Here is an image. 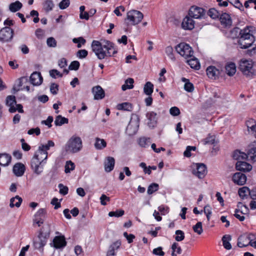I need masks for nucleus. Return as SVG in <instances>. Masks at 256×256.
<instances>
[{"label": "nucleus", "instance_id": "nucleus-1", "mask_svg": "<svg viewBox=\"0 0 256 256\" xmlns=\"http://www.w3.org/2000/svg\"><path fill=\"white\" fill-rule=\"evenodd\" d=\"M51 145H40L31 161V167L34 173L40 174L43 171L44 161L47 159L48 152Z\"/></svg>", "mask_w": 256, "mask_h": 256}, {"label": "nucleus", "instance_id": "nucleus-2", "mask_svg": "<svg viewBox=\"0 0 256 256\" xmlns=\"http://www.w3.org/2000/svg\"><path fill=\"white\" fill-rule=\"evenodd\" d=\"M254 28L247 26L240 32V37L238 44L241 48H249L254 41V37L252 34Z\"/></svg>", "mask_w": 256, "mask_h": 256}, {"label": "nucleus", "instance_id": "nucleus-3", "mask_svg": "<svg viewBox=\"0 0 256 256\" xmlns=\"http://www.w3.org/2000/svg\"><path fill=\"white\" fill-rule=\"evenodd\" d=\"M50 231L49 226H43L40 231L38 236V241L34 242V246L36 248L42 249L43 250V247L46 244L47 240L49 238Z\"/></svg>", "mask_w": 256, "mask_h": 256}, {"label": "nucleus", "instance_id": "nucleus-4", "mask_svg": "<svg viewBox=\"0 0 256 256\" xmlns=\"http://www.w3.org/2000/svg\"><path fill=\"white\" fill-rule=\"evenodd\" d=\"M143 14L140 11L132 10L127 12L126 23L127 26L136 25L140 23L143 18Z\"/></svg>", "mask_w": 256, "mask_h": 256}, {"label": "nucleus", "instance_id": "nucleus-5", "mask_svg": "<svg viewBox=\"0 0 256 256\" xmlns=\"http://www.w3.org/2000/svg\"><path fill=\"white\" fill-rule=\"evenodd\" d=\"M106 40H102V42L94 40L92 42V50L100 60H102L106 58V50L104 48V45L106 44Z\"/></svg>", "mask_w": 256, "mask_h": 256}, {"label": "nucleus", "instance_id": "nucleus-6", "mask_svg": "<svg viewBox=\"0 0 256 256\" xmlns=\"http://www.w3.org/2000/svg\"><path fill=\"white\" fill-rule=\"evenodd\" d=\"M253 62L250 60L242 59L240 62V70L244 74L247 76H252L254 74Z\"/></svg>", "mask_w": 256, "mask_h": 256}, {"label": "nucleus", "instance_id": "nucleus-7", "mask_svg": "<svg viewBox=\"0 0 256 256\" xmlns=\"http://www.w3.org/2000/svg\"><path fill=\"white\" fill-rule=\"evenodd\" d=\"M176 50L178 53L186 59L193 56L194 51L192 48L186 43L179 44L176 46Z\"/></svg>", "mask_w": 256, "mask_h": 256}, {"label": "nucleus", "instance_id": "nucleus-8", "mask_svg": "<svg viewBox=\"0 0 256 256\" xmlns=\"http://www.w3.org/2000/svg\"><path fill=\"white\" fill-rule=\"evenodd\" d=\"M192 174L199 178H203L207 173L206 166L202 163H196L192 164Z\"/></svg>", "mask_w": 256, "mask_h": 256}, {"label": "nucleus", "instance_id": "nucleus-9", "mask_svg": "<svg viewBox=\"0 0 256 256\" xmlns=\"http://www.w3.org/2000/svg\"><path fill=\"white\" fill-rule=\"evenodd\" d=\"M139 127V119L136 116L131 118L130 122L126 128V133L129 136L134 134Z\"/></svg>", "mask_w": 256, "mask_h": 256}, {"label": "nucleus", "instance_id": "nucleus-10", "mask_svg": "<svg viewBox=\"0 0 256 256\" xmlns=\"http://www.w3.org/2000/svg\"><path fill=\"white\" fill-rule=\"evenodd\" d=\"M254 236L252 234H244L240 236L238 238V246L240 248L246 247L252 244V240Z\"/></svg>", "mask_w": 256, "mask_h": 256}, {"label": "nucleus", "instance_id": "nucleus-11", "mask_svg": "<svg viewBox=\"0 0 256 256\" xmlns=\"http://www.w3.org/2000/svg\"><path fill=\"white\" fill-rule=\"evenodd\" d=\"M13 37V30L8 26H6L0 30V41L4 42L10 40Z\"/></svg>", "mask_w": 256, "mask_h": 256}, {"label": "nucleus", "instance_id": "nucleus-12", "mask_svg": "<svg viewBox=\"0 0 256 256\" xmlns=\"http://www.w3.org/2000/svg\"><path fill=\"white\" fill-rule=\"evenodd\" d=\"M205 10L204 8L197 7L192 6L189 10L188 15L194 18H200L205 14Z\"/></svg>", "mask_w": 256, "mask_h": 256}, {"label": "nucleus", "instance_id": "nucleus-13", "mask_svg": "<svg viewBox=\"0 0 256 256\" xmlns=\"http://www.w3.org/2000/svg\"><path fill=\"white\" fill-rule=\"evenodd\" d=\"M46 214V210L44 208L39 209L34 215V223L40 226L44 223V220Z\"/></svg>", "mask_w": 256, "mask_h": 256}, {"label": "nucleus", "instance_id": "nucleus-14", "mask_svg": "<svg viewBox=\"0 0 256 256\" xmlns=\"http://www.w3.org/2000/svg\"><path fill=\"white\" fill-rule=\"evenodd\" d=\"M106 44L104 45V48L106 50V58L114 56L117 53V48L114 46L113 43L106 40Z\"/></svg>", "mask_w": 256, "mask_h": 256}, {"label": "nucleus", "instance_id": "nucleus-15", "mask_svg": "<svg viewBox=\"0 0 256 256\" xmlns=\"http://www.w3.org/2000/svg\"><path fill=\"white\" fill-rule=\"evenodd\" d=\"M156 114L154 112H148L146 114V117L148 120L147 124L150 128H154L158 123V118Z\"/></svg>", "mask_w": 256, "mask_h": 256}, {"label": "nucleus", "instance_id": "nucleus-16", "mask_svg": "<svg viewBox=\"0 0 256 256\" xmlns=\"http://www.w3.org/2000/svg\"><path fill=\"white\" fill-rule=\"evenodd\" d=\"M232 180L234 184L242 186L245 184L246 181V176L240 172L234 174L232 176Z\"/></svg>", "mask_w": 256, "mask_h": 256}, {"label": "nucleus", "instance_id": "nucleus-17", "mask_svg": "<svg viewBox=\"0 0 256 256\" xmlns=\"http://www.w3.org/2000/svg\"><path fill=\"white\" fill-rule=\"evenodd\" d=\"M52 244L56 248H63L66 246V242L64 236H56L53 240Z\"/></svg>", "mask_w": 256, "mask_h": 256}, {"label": "nucleus", "instance_id": "nucleus-18", "mask_svg": "<svg viewBox=\"0 0 256 256\" xmlns=\"http://www.w3.org/2000/svg\"><path fill=\"white\" fill-rule=\"evenodd\" d=\"M30 82L34 86H39L42 84V77L39 72H34L30 76Z\"/></svg>", "mask_w": 256, "mask_h": 256}, {"label": "nucleus", "instance_id": "nucleus-19", "mask_svg": "<svg viewBox=\"0 0 256 256\" xmlns=\"http://www.w3.org/2000/svg\"><path fill=\"white\" fill-rule=\"evenodd\" d=\"M190 16H186L182 22V26L184 30H191L194 28V22Z\"/></svg>", "mask_w": 256, "mask_h": 256}, {"label": "nucleus", "instance_id": "nucleus-20", "mask_svg": "<svg viewBox=\"0 0 256 256\" xmlns=\"http://www.w3.org/2000/svg\"><path fill=\"white\" fill-rule=\"evenodd\" d=\"M92 92L94 95V100L102 99L105 96L104 90L100 86H94L92 88Z\"/></svg>", "mask_w": 256, "mask_h": 256}, {"label": "nucleus", "instance_id": "nucleus-21", "mask_svg": "<svg viewBox=\"0 0 256 256\" xmlns=\"http://www.w3.org/2000/svg\"><path fill=\"white\" fill-rule=\"evenodd\" d=\"M121 246V242L120 240H116L112 244L107 252L106 256H116V250H117Z\"/></svg>", "mask_w": 256, "mask_h": 256}, {"label": "nucleus", "instance_id": "nucleus-22", "mask_svg": "<svg viewBox=\"0 0 256 256\" xmlns=\"http://www.w3.org/2000/svg\"><path fill=\"white\" fill-rule=\"evenodd\" d=\"M26 170L25 166L24 164L18 162L13 167V172L17 176H21L24 173Z\"/></svg>", "mask_w": 256, "mask_h": 256}, {"label": "nucleus", "instance_id": "nucleus-23", "mask_svg": "<svg viewBox=\"0 0 256 256\" xmlns=\"http://www.w3.org/2000/svg\"><path fill=\"white\" fill-rule=\"evenodd\" d=\"M114 164L115 160L114 158L110 156L107 157L104 162L105 171L107 172H111L114 169Z\"/></svg>", "mask_w": 256, "mask_h": 256}, {"label": "nucleus", "instance_id": "nucleus-24", "mask_svg": "<svg viewBox=\"0 0 256 256\" xmlns=\"http://www.w3.org/2000/svg\"><path fill=\"white\" fill-rule=\"evenodd\" d=\"M236 168L237 170L244 172H249L252 169V166L250 164L242 161H238Z\"/></svg>", "mask_w": 256, "mask_h": 256}, {"label": "nucleus", "instance_id": "nucleus-25", "mask_svg": "<svg viewBox=\"0 0 256 256\" xmlns=\"http://www.w3.org/2000/svg\"><path fill=\"white\" fill-rule=\"evenodd\" d=\"M208 77L212 79H216L220 74V71L214 66H210L206 69Z\"/></svg>", "mask_w": 256, "mask_h": 256}, {"label": "nucleus", "instance_id": "nucleus-26", "mask_svg": "<svg viewBox=\"0 0 256 256\" xmlns=\"http://www.w3.org/2000/svg\"><path fill=\"white\" fill-rule=\"evenodd\" d=\"M16 104V97L14 96H9L6 98V104L10 106L9 112L13 113L16 112L14 104Z\"/></svg>", "mask_w": 256, "mask_h": 256}, {"label": "nucleus", "instance_id": "nucleus-27", "mask_svg": "<svg viewBox=\"0 0 256 256\" xmlns=\"http://www.w3.org/2000/svg\"><path fill=\"white\" fill-rule=\"evenodd\" d=\"M12 160L10 155L6 154H0V166H6L9 165Z\"/></svg>", "mask_w": 256, "mask_h": 256}, {"label": "nucleus", "instance_id": "nucleus-28", "mask_svg": "<svg viewBox=\"0 0 256 256\" xmlns=\"http://www.w3.org/2000/svg\"><path fill=\"white\" fill-rule=\"evenodd\" d=\"M220 20L221 24L225 26H230L232 24L230 16L226 13H224L220 15Z\"/></svg>", "mask_w": 256, "mask_h": 256}, {"label": "nucleus", "instance_id": "nucleus-29", "mask_svg": "<svg viewBox=\"0 0 256 256\" xmlns=\"http://www.w3.org/2000/svg\"><path fill=\"white\" fill-rule=\"evenodd\" d=\"M28 80V79L26 77L22 76L20 78L18 79L14 86H13V90L16 92L19 91L20 90H22L20 88L22 86V84L26 82Z\"/></svg>", "mask_w": 256, "mask_h": 256}, {"label": "nucleus", "instance_id": "nucleus-30", "mask_svg": "<svg viewBox=\"0 0 256 256\" xmlns=\"http://www.w3.org/2000/svg\"><path fill=\"white\" fill-rule=\"evenodd\" d=\"M82 145H66L65 150L68 154H74L80 150Z\"/></svg>", "mask_w": 256, "mask_h": 256}, {"label": "nucleus", "instance_id": "nucleus-31", "mask_svg": "<svg viewBox=\"0 0 256 256\" xmlns=\"http://www.w3.org/2000/svg\"><path fill=\"white\" fill-rule=\"evenodd\" d=\"M225 69L226 72L230 76H234L236 72V66L233 62L227 64L225 66Z\"/></svg>", "mask_w": 256, "mask_h": 256}, {"label": "nucleus", "instance_id": "nucleus-32", "mask_svg": "<svg viewBox=\"0 0 256 256\" xmlns=\"http://www.w3.org/2000/svg\"><path fill=\"white\" fill-rule=\"evenodd\" d=\"M232 158L238 161H242V160H246L247 158V155L246 154L237 150L234 152Z\"/></svg>", "mask_w": 256, "mask_h": 256}, {"label": "nucleus", "instance_id": "nucleus-33", "mask_svg": "<svg viewBox=\"0 0 256 256\" xmlns=\"http://www.w3.org/2000/svg\"><path fill=\"white\" fill-rule=\"evenodd\" d=\"M54 6L52 0H45L42 3L43 9L46 12L52 11Z\"/></svg>", "mask_w": 256, "mask_h": 256}, {"label": "nucleus", "instance_id": "nucleus-34", "mask_svg": "<svg viewBox=\"0 0 256 256\" xmlns=\"http://www.w3.org/2000/svg\"><path fill=\"white\" fill-rule=\"evenodd\" d=\"M232 240V236L230 235H224L222 238V241L224 247L228 250L232 248L231 244L230 241Z\"/></svg>", "mask_w": 256, "mask_h": 256}, {"label": "nucleus", "instance_id": "nucleus-35", "mask_svg": "<svg viewBox=\"0 0 256 256\" xmlns=\"http://www.w3.org/2000/svg\"><path fill=\"white\" fill-rule=\"evenodd\" d=\"M190 58V59L187 60V63L192 68L198 70L200 68V64L198 59L192 57Z\"/></svg>", "mask_w": 256, "mask_h": 256}, {"label": "nucleus", "instance_id": "nucleus-36", "mask_svg": "<svg viewBox=\"0 0 256 256\" xmlns=\"http://www.w3.org/2000/svg\"><path fill=\"white\" fill-rule=\"evenodd\" d=\"M22 198L19 196H16L14 198H12L10 200V206L11 208H13L16 206L17 208L20 207L22 202Z\"/></svg>", "mask_w": 256, "mask_h": 256}, {"label": "nucleus", "instance_id": "nucleus-37", "mask_svg": "<svg viewBox=\"0 0 256 256\" xmlns=\"http://www.w3.org/2000/svg\"><path fill=\"white\" fill-rule=\"evenodd\" d=\"M22 4L19 1L11 3L9 6V9L12 12H16L19 10L22 7Z\"/></svg>", "mask_w": 256, "mask_h": 256}, {"label": "nucleus", "instance_id": "nucleus-38", "mask_svg": "<svg viewBox=\"0 0 256 256\" xmlns=\"http://www.w3.org/2000/svg\"><path fill=\"white\" fill-rule=\"evenodd\" d=\"M153 84L150 82H146V84H144V94L148 96H151L153 92Z\"/></svg>", "mask_w": 256, "mask_h": 256}, {"label": "nucleus", "instance_id": "nucleus-39", "mask_svg": "<svg viewBox=\"0 0 256 256\" xmlns=\"http://www.w3.org/2000/svg\"><path fill=\"white\" fill-rule=\"evenodd\" d=\"M204 142L205 144H216L220 142V141L216 136L210 134L204 139Z\"/></svg>", "mask_w": 256, "mask_h": 256}, {"label": "nucleus", "instance_id": "nucleus-40", "mask_svg": "<svg viewBox=\"0 0 256 256\" xmlns=\"http://www.w3.org/2000/svg\"><path fill=\"white\" fill-rule=\"evenodd\" d=\"M246 124L248 131L250 130L251 132H254L256 129V122L252 118L249 119L246 122Z\"/></svg>", "mask_w": 256, "mask_h": 256}, {"label": "nucleus", "instance_id": "nucleus-41", "mask_svg": "<svg viewBox=\"0 0 256 256\" xmlns=\"http://www.w3.org/2000/svg\"><path fill=\"white\" fill-rule=\"evenodd\" d=\"M134 82V80L132 78H128L126 80L124 84H123L122 86V89L123 90H126L127 89H131L133 88V84Z\"/></svg>", "mask_w": 256, "mask_h": 256}, {"label": "nucleus", "instance_id": "nucleus-42", "mask_svg": "<svg viewBox=\"0 0 256 256\" xmlns=\"http://www.w3.org/2000/svg\"><path fill=\"white\" fill-rule=\"evenodd\" d=\"M172 256H177L178 254H180L182 250L181 248L178 246V244L176 242H174L172 246Z\"/></svg>", "mask_w": 256, "mask_h": 256}, {"label": "nucleus", "instance_id": "nucleus-43", "mask_svg": "<svg viewBox=\"0 0 256 256\" xmlns=\"http://www.w3.org/2000/svg\"><path fill=\"white\" fill-rule=\"evenodd\" d=\"M250 192V189L246 186H244L238 190V194L242 199L244 198L249 194Z\"/></svg>", "mask_w": 256, "mask_h": 256}, {"label": "nucleus", "instance_id": "nucleus-44", "mask_svg": "<svg viewBox=\"0 0 256 256\" xmlns=\"http://www.w3.org/2000/svg\"><path fill=\"white\" fill-rule=\"evenodd\" d=\"M68 123V119L65 118L64 117H62L61 116L59 115L57 116L54 120V124L56 126H62L64 124Z\"/></svg>", "mask_w": 256, "mask_h": 256}, {"label": "nucleus", "instance_id": "nucleus-45", "mask_svg": "<svg viewBox=\"0 0 256 256\" xmlns=\"http://www.w3.org/2000/svg\"><path fill=\"white\" fill-rule=\"evenodd\" d=\"M247 158H249L254 162L256 161V148H252L246 154Z\"/></svg>", "mask_w": 256, "mask_h": 256}, {"label": "nucleus", "instance_id": "nucleus-46", "mask_svg": "<svg viewBox=\"0 0 256 256\" xmlns=\"http://www.w3.org/2000/svg\"><path fill=\"white\" fill-rule=\"evenodd\" d=\"M208 14L213 19L218 18L220 15V12L214 8L210 9Z\"/></svg>", "mask_w": 256, "mask_h": 256}, {"label": "nucleus", "instance_id": "nucleus-47", "mask_svg": "<svg viewBox=\"0 0 256 256\" xmlns=\"http://www.w3.org/2000/svg\"><path fill=\"white\" fill-rule=\"evenodd\" d=\"M132 108V105L128 102H124L117 106V108L119 110H130Z\"/></svg>", "mask_w": 256, "mask_h": 256}, {"label": "nucleus", "instance_id": "nucleus-48", "mask_svg": "<svg viewBox=\"0 0 256 256\" xmlns=\"http://www.w3.org/2000/svg\"><path fill=\"white\" fill-rule=\"evenodd\" d=\"M196 150V146H188L184 152V156L186 157L189 158L192 155V152H194Z\"/></svg>", "mask_w": 256, "mask_h": 256}, {"label": "nucleus", "instance_id": "nucleus-49", "mask_svg": "<svg viewBox=\"0 0 256 256\" xmlns=\"http://www.w3.org/2000/svg\"><path fill=\"white\" fill-rule=\"evenodd\" d=\"M192 228L194 231L198 234H201L203 232L202 223L201 222H197L196 225L193 226Z\"/></svg>", "mask_w": 256, "mask_h": 256}, {"label": "nucleus", "instance_id": "nucleus-50", "mask_svg": "<svg viewBox=\"0 0 256 256\" xmlns=\"http://www.w3.org/2000/svg\"><path fill=\"white\" fill-rule=\"evenodd\" d=\"M68 144H82V141L79 136H72L68 140Z\"/></svg>", "mask_w": 256, "mask_h": 256}, {"label": "nucleus", "instance_id": "nucleus-51", "mask_svg": "<svg viewBox=\"0 0 256 256\" xmlns=\"http://www.w3.org/2000/svg\"><path fill=\"white\" fill-rule=\"evenodd\" d=\"M175 234L176 235L175 237L176 240L177 242H180L184 240V234L182 230H176Z\"/></svg>", "mask_w": 256, "mask_h": 256}, {"label": "nucleus", "instance_id": "nucleus-52", "mask_svg": "<svg viewBox=\"0 0 256 256\" xmlns=\"http://www.w3.org/2000/svg\"><path fill=\"white\" fill-rule=\"evenodd\" d=\"M158 188V185L157 184L153 183L149 186L148 188V194H152L153 192L157 191Z\"/></svg>", "mask_w": 256, "mask_h": 256}, {"label": "nucleus", "instance_id": "nucleus-53", "mask_svg": "<svg viewBox=\"0 0 256 256\" xmlns=\"http://www.w3.org/2000/svg\"><path fill=\"white\" fill-rule=\"evenodd\" d=\"M74 164L71 161H68L65 166V172H70L71 170H72L74 168Z\"/></svg>", "mask_w": 256, "mask_h": 256}, {"label": "nucleus", "instance_id": "nucleus-54", "mask_svg": "<svg viewBox=\"0 0 256 256\" xmlns=\"http://www.w3.org/2000/svg\"><path fill=\"white\" fill-rule=\"evenodd\" d=\"M124 210H117L115 212H110L108 213V216L110 217L112 216H115V217H120L124 215Z\"/></svg>", "mask_w": 256, "mask_h": 256}, {"label": "nucleus", "instance_id": "nucleus-55", "mask_svg": "<svg viewBox=\"0 0 256 256\" xmlns=\"http://www.w3.org/2000/svg\"><path fill=\"white\" fill-rule=\"evenodd\" d=\"M46 44L48 46L55 48L56 46V41L53 37L48 38L46 40Z\"/></svg>", "mask_w": 256, "mask_h": 256}, {"label": "nucleus", "instance_id": "nucleus-56", "mask_svg": "<svg viewBox=\"0 0 256 256\" xmlns=\"http://www.w3.org/2000/svg\"><path fill=\"white\" fill-rule=\"evenodd\" d=\"M70 4V0H62L58 4L59 8L61 10H64L68 7Z\"/></svg>", "mask_w": 256, "mask_h": 256}, {"label": "nucleus", "instance_id": "nucleus-57", "mask_svg": "<svg viewBox=\"0 0 256 256\" xmlns=\"http://www.w3.org/2000/svg\"><path fill=\"white\" fill-rule=\"evenodd\" d=\"M60 188V193L62 195H66L68 193V188L66 186H64L62 184L58 185Z\"/></svg>", "mask_w": 256, "mask_h": 256}, {"label": "nucleus", "instance_id": "nucleus-58", "mask_svg": "<svg viewBox=\"0 0 256 256\" xmlns=\"http://www.w3.org/2000/svg\"><path fill=\"white\" fill-rule=\"evenodd\" d=\"M165 52L170 58L172 60H174L173 48L171 46H168L166 47L165 49Z\"/></svg>", "mask_w": 256, "mask_h": 256}, {"label": "nucleus", "instance_id": "nucleus-59", "mask_svg": "<svg viewBox=\"0 0 256 256\" xmlns=\"http://www.w3.org/2000/svg\"><path fill=\"white\" fill-rule=\"evenodd\" d=\"M184 89L188 92H192L194 90V86L193 84L188 80L184 85Z\"/></svg>", "mask_w": 256, "mask_h": 256}, {"label": "nucleus", "instance_id": "nucleus-60", "mask_svg": "<svg viewBox=\"0 0 256 256\" xmlns=\"http://www.w3.org/2000/svg\"><path fill=\"white\" fill-rule=\"evenodd\" d=\"M242 214L243 213L240 210L238 209L235 210V214H234V216L241 222L244 221L245 219V217Z\"/></svg>", "mask_w": 256, "mask_h": 256}, {"label": "nucleus", "instance_id": "nucleus-61", "mask_svg": "<svg viewBox=\"0 0 256 256\" xmlns=\"http://www.w3.org/2000/svg\"><path fill=\"white\" fill-rule=\"evenodd\" d=\"M80 65V62L78 61H73L69 66L68 68L70 70H76L79 68Z\"/></svg>", "mask_w": 256, "mask_h": 256}, {"label": "nucleus", "instance_id": "nucleus-62", "mask_svg": "<svg viewBox=\"0 0 256 256\" xmlns=\"http://www.w3.org/2000/svg\"><path fill=\"white\" fill-rule=\"evenodd\" d=\"M88 54V51L86 50H80L77 52L76 56L80 58H84L87 56Z\"/></svg>", "mask_w": 256, "mask_h": 256}, {"label": "nucleus", "instance_id": "nucleus-63", "mask_svg": "<svg viewBox=\"0 0 256 256\" xmlns=\"http://www.w3.org/2000/svg\"><path fill=\"white\" fill-rule=\"evenodd\" d=\"M124 236L126 238L128 244L132 243L135 238V236L133 234H128L127 232L124 233Z\"/></svg>", "mask_w": 256, "mask_h": 256}, {"label": "nucleus", "instance_id": "nucleus-64", "mask_svg": "<svg viewBox=\"0 0 256 256\" xmlns=\"http://www.w3.org/2000/svg\"><path fill=\"white\" fill-rule=\"evenodd\" d=\"M170 113L173 116H178L180 114V110L178 107L174 106L170 108Z\"/></svg>", "mask_w": 256, "mask_h": 256}]
</instances>
